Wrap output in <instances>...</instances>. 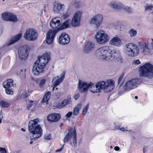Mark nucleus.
<instances>
[{
	"mask_svg": "<svg viewBox=\"0 0 153 153\" xmlns=\"http://www.w3.org/2000/svg\"><path fill=\"white\" fill-rule=\"evenodd\" d=\"M140 84V80L135 78L128 81L124 87V90H130L137 87Z\"/></svg>",
	"mask_w": 153,
	"mask_h": 153,
	"instance_id": "obj_10",
	"label": "nucleus"
},
{
	"mask_svg": "<svg viewBox=\"0 0 153 153\" xmlns=\"http://www.w3.org/2000/svg\"><path fill=\"white\" fill-rule=\"evenodd\" d=\"M70 41L69 36L65 32L62 33L59 38V43L62 45L68 44Z\"/></svg>",
	"mask_w": 153,
	"mask_h": 153,
	"instance_id": "obj_16",
	"label": "nucleus"
},
{
	"mask_svg": "<svg viewBox=\"0 0 153 153\" xmlns=\"http://www.w3.org/2000/svg\"><path fill=\"white\" fill-rule=\"evenodd\" d=\"M82 106L81 103L77 104L74 108L73 111V114L74 115H77L79 113V111L81 109Z\"/></svg>",
	"mask_w": 153,
	"mask_h": 153,
	"instance_id": "obj_27",
	"label": "nucleus"
},
{
	"mask_svg": "<svg viewBox=\"0 0 153 153\" xmlns=\"http://www.w3.org/2000/svg\"><path fill=\"white\" fill-rule=\"evenodd\" d=\"M95 48L94 43L89 41L86 42L84 47L83 51L85 53H88L93 50Z\"/></svg>",
	"mask_w": 153,
	"mask_h": 153,
	"instance_id": "obj_18",
	"label": "nucleus"
},
{
	"mask_svg": "<svg viewBox=\"0 0 153 153\" xmlns=\"http://www.w3.org/2000/svg\"><path fill=\"white\" fill-rule=\"evenodd\" d=\"M0 152L1 153H6L7 152L4 148L0 147Z\"/></svg>",
	"mask_w": 153,
	"mask_h": 153,
	"instance_id": "obj_48",
	"label": "nucleus"
},
{
	"mask_svg": "<svg viewBox=\"0 0 153 153\" xmlns=\"http://www.w3.org/2000/svg\"><path fill=\"white\" fill-rule=\"evenodd\" d=\"M139 75L149 79L153 77V65L149 63H146L139 68Z\"/></svg>",
	"mask_w": 153,
	"mask_h": 153,
	"instance_id": "obj_4",
	"label": "nucleus"
},
{
	"mask_svg": "<svg viewBox=\"0 0 153 153\" xmlns=\"http://www.w3.org/2000/svg\"><path fill=\"white\" fill-rule=\"evenodd\" d=\"M128 33L131 37H134L137 34V31L134 29L131 28L129 30Z\"/></svg>",
	"mask_w": 153,
	"mask_h": 153,
	"instance_id": "obj_35",
	"label": "nucleus"
},
{
	"mask_svg": "<svg viewBox=\"0 0 153 153\" xmlns=\"http://www.w3.org/2000/svg\"><path fill=\"white\" fill-rule=\"evenodd\" d=\"M63 125V124L62 123L61 124H60V127H61Z\"/></svg>",
	"mask_w": 153,
	"mask_h": 153,
	"instance_id": "obj_61",
	"label": "nucleus"
},
{
	"mask_svg": "<svg viewBox=\"0 0 153 153\" xmlns=\"http://www.w3.org/2000/svg\"><path fill=\"white\" fill-rule=\"evenodd\" d=\"M135 98L136 99H137L138 98V97L137 96H135Z\"/></svg>",
	"mask_w": 153,
	"mask_h": 153,
	"instance_id": "obj_62",
	"label": "nucleus"
},
{
	"mask_svg": "<svg viewBox=\"0 0 153 153\" xmlns=\"http://www.w3.org/2000/svg\"><path fill=\"white\" fill-rule=\"evenodd\" d=\"M19 59L23 60L26 59L28 55V46L27 45L20 47L18 50Z\"/></svg>",
	"mask_w": 153,
	"mask_h": 153,
	"instance_id": "obj_11",
	"label": "nucleus"
},
{
	"mask_svg": "<svg viewBox=\"0 0 153 153\" xmlns=\"http://www.w3.org/2000/svg\"><path fill=\"white\" fill-rule=\"evenodd\" d=\"M5 88V91L7 94H13V91L12 90V88L11 87L8 88Z\"/></svg>",
	"mask_w": 153,
	"mask_h": 153,
	"instance_id": "obj_43",
	"label": "nucleus"
},
{
	"mask_svg": "<svg viewBox=\"0 0 153 153\" xmlns=\"http://www.w3.org/2000/svg\"><path fill=\"white\" fill-rule=\"evenodd\" d=\"M70 25V21L69 19H68L63 23L57 29H59V31L60 30L68 27Z\"/></svg>",
	"mask_w": 153,
	"mask_h": 153,
	"instance_id": "obj_26",
	"label": "nucleus"
},
{
	"mask_svg": "<svg viewBox=\"0 0 153 153\" xmlns=\"http://www.w3.org/2000/svg\"><path fill=\"white\" fill-rule=\"evenodd\" d=\"M72 114V112H69L65 115V117L67 118H69L71 117Z\"/></svg>",
	"mask_w": 153,
	"mask_h": 153,
	"instance_id": "obj_50",
	"label": "nucleus"
},
{
	"mask_svg": "<svg viewBox=\"0 0 153 153\" xmlns=\"http://www.w3.org/2000/svg\"><path fill=\"white\" fill-rule=\"evenodd\" d=\"M114 130L120 129V130L123 131H124V129H123H123H124V128H120L119 126H116L114 127Z\"/></svg>",
	"mask_w": 153,
	"mask_h": 153,
	"instance_id": "obj_55",
	"label": "nucleus"
},
{
	"mask_svg": "<svg viewBox=\"0 0 153 153\" xmlns=\"http://www.w3.org/2000/svg\"><path fill=\"white\" fill-rule=\"evenodd\" d=\"M38 36V35L36 30L31 28L26 30L24 38L28 41H34L37 39Z\"/></svg>",
	"mask_w": 153,
	"mask_h": 153,
	"instance_id": "obj_9",
	"label": "nucleus"
},
{
	"mask_svg": "<svg viewBox=\"0 0 153 153\" xmlns=\"http://www.w3.org/2000/svg\"><path fill=\"white\" fill-rule=\"evenodd\" d=\"M3 118V117L2 115L1 114H0V124L1 122V121L2 120V119Z\"/></svg>",
	"mask_w": 153,
	"mask_h": 153,
	"instance_id": "obj_58",
	"label": "nucleus"
},
{
	"mask_svg": "<svg viewBox=\"0 0 153 153\" xmlns=\"http://www.w3.org/2000/svg\"><path fill=\"white\" fill-rule=\"evenodd\" d=\"M111 50L110 53V56L109 58V60L112 61L114 59H116L117 60H122V58L121 56L120 52L118 50L113 49L112 47L111 46Z\"/></svg>",
	"mask_w": 153,
	"mask_h": 153,
	"instance_id": "obj_14",
	"label": "nucleus"
},
{
	"mask_svg": "<svg viewBox=\"0 0 153 153\" xmlns=\"http://www.w3.org/2000/svg\"><path fill=\"white\" fill-rule=\"evenodd\" d=\"M64 145V144H63L62 147H61V148H60V149H57L55 151V152H60V151H61V150H62V149L63 148V146Z\"/></svg>",
	"mask_w": 153,
	"mask_h": 153,
	"instance_id": "obj_56",
	"label": "nucleus"
},
{
	"mask_svg": "<svg viewBox=\"0 0 153 153\" xmlns=\"http://www.w3.org/2000/svg\"><path fill=\"white\" fill-rule=\"evenodd\" d=\"M78 88L81 93H84L87 91L89 88V83L82 82L79 80L78 82Z\"/></svg>",
	"mask_w": 153,
	"mask_h": 153,
	"instance_id": "obj_21",
	"label": "nucleus"
},
{
	"mask_svg": "<svg viewBox=\"0 0 153 153\" xmlns=\"http://www.w3.org/2000/svg\"><path fill=\"white\" fill-rule=\"evenodd\" d=\"M80 6L81 2L76 0H73L69 5L70 7H74L76 8H78Z\"/></svg>",
	"mask_w": 153,
	"mask_h": 153,
	"instance_id": "obj_30",
	"label": "nucleus"
},
{
	"mask_svg": "<svg viewBox=\"0 0 153 153\" xmlns=\"http://www.w3.org/2000/svg\"><path fill=\"white\" fill-rule=\"evenodd\" d=\"M33 105L31 103L29 104L27 107V109L28 110H29L30 108L32 107Z\"/></svg>",
	"mask_w": 153,
	"mask_h": 153,
	"instance_id": "obj_57",
	"label": "nucleus"
},
{
	"mask_svg": "<svg viewBox=\"0 0 153 153\" xmlns=\"http://www.w3.org/2000/svg\"><path fill=\"white\" fill-rule=\"evenodd\" d=\"M140 62L138 59L134 60L132 62L133 64L135 65H138L140 64Z\"/></svg>",
	"mask_w": 153,
	"mask_h": 153,
	"instance_id": "obj_49",
	"label": "nucleus"
},
{
	"mask_svg": "<svg viewBox=\"0 0 153 153\" xmlns=\"http://www.w3.org/2000/svg\"><path fill=\"white\" fill-rule=\"evenodd\" d=\"M10 13L9 12H5L2 13V19L3 20L8 21Z\"/></svg>",
	"mask_w": 153,
	"mask_h": 153,
	"instance_id": "obj_32",
	"label": "nucleus"
},
{
	"mask_svg": "<svg viewBox=\"0 0 153 153\" xmlns=\"http://www.w3.org/2000/svg\"><path fill=\"white\" fill-rule=\"evenodd\" d=\"M1 106L3 108H7L9 105V103L3 101H1L0 102Z\"/></svg>",
	"mask_w": 153,
	"mask_h": 153,
	"instance_id": "obj_37",
	"label": "nucleus"
},
{
	"mask_svg": "<svg viewBox=\"0 0 153 153\" xmlns=\"http://www.w3.org/2000/svg\"><path fill=\"white\" fill-rule=\"evenodd\" d=\"M103 17L100 14L94 16L91 20L90 24L95 28L99 27L101 24Z\"/></svg>",
	"mask_w": 153,
	"mask_h": 153,
	"instance_id": "obj_12",
	"label": "nucleus"
},
{
	"mask_svg": "<svg viewBox=\"0 0 153 153\" xmlns=\"http://www.w3.org/2000/svg\"><path fill=\"white\" fill-rule=\"evenodd\" d=\"M120 148L118 146H115L114 148V149L116 151H118L119 149Z\"/></svg>",
	"mask_w": 153,
	"mask_h": 153,
	"instance_id": "obj_59",
	"label": "nucleus"
},
{
	"mask_svg": "<svg viewBox=\"0 0 153 153\" xmlns=\"http://www.w3.org/2000/svg\"><path fill=\"white\" fill-rule=\"evenodd\" d=\"M123 76V75H121L118 79L117 83L119 85V87H120L123 84V82L122 80Z\"/></svg>",
	"mask_w": 153,
	"mask_h": 153,
	"instance_id": "obj_41",
	"label": "nucleus"
},
{
	"mask_svg": "<svg viewBox=\"0 0 153 153\" xmlns=\"http://www.w3.org/2000/svg\"><path fill=\"white\" fill-rule=\"evenodd\" d=\"M33 143V141H30V144H32Z\"/></svg>",
	"mask_w": 153,
	"mask_h": 153,
	"instance_id": "obj_63",
	"label": "nucleus"
},
{
	"mask_svg": "<svg viewBox=\"0 0 153 153\" xmlns=\"http://www.w3.org/2000/svg\"><path fill=\"white\" fill-rule=\"evenodd\" d=\"M44 138L45 140H50L51 139V134H49L48 135H45V136Z\"/></svg>",
	"mask_w": 153,
	"mask_h": 153,
	"instance_id": "obj_47",
	"label": "nucleus"
},
{
	"mask_svg": "<svg viewBox=\"0 0 153 153\" xmlns=\"http://www.w3.org/2000/svg\"><path fill=\"white\" fill-rule=\"evenodd\" d=\"M3 87L5 88L11 87L12 86L11 84L7 80L4 81L3 82Z\"/></svg>",
	"mask_w": 153,
	"mask_h": 153,
	"instance_id": "obj_39",
	"label": "nucleus"
},
{
	"mask_svg": "<svg viewBox=\"0 0 153 153\" xmlns=\"http://www.w3.org/2000/svg\"><path fill=\"white\" fill-rule=\"evenodd\" d=\"M59 30V29L54 30H50L48 31L46 35V41L47 44H50L52 42L54 36L58 31Z\"/></svg>",
	"mask_w": 153,
	"mask_h": 153,
	"instance_id": "obj_15",
	"label": "nucleus"
},
{
	"mask_svg": "<svg viewBox=\"0 0 153 153\" xmlns=\"http://www.w3.org/2000/svg\"><path fill=\"white\" fill-rule=\"evenodd\" d=\"M45 82V79H42L41 80L39 83V86L40 88H42Z\"/></svg>",
	"mask_w": 153,
	"mask_h": 153,
	"instance_id": "obj_44",
	"label": "nucleus"
},
{
	"mask_svg": "<svg viewBox=\"0 0 153 153\" xmlns=\"http://www.w3.org/2000/svg\"><path fill=\"white\" fill-rule=\"evenodd\" d=\"M82 13V11H78L75 13L71 22L73 27H77L79 25L80 18Z\"/></svg>",
	"mask_w": 153,
	"mask_h": 153,
	"instance_id": "obj_13",
	"label": "nucleus"
},
{
	"mask_svg": "<svg viewBox=\"0 0 153 153\" xmlns=\"http://www.w3.org/2000/svg\"><path fill=\"white\" fill-rule=\"evenodd\" d=\"M111 48V46H105L98 49L96 51L97 57L100 60L109 61Z\"/></svg>",
	"mask_w": 153,
	"mask_h": 153,
	"instance_id": "obj_3",
	"label": "nucleus"
},
{
	"mask_svg": "<svg viewBox=\"0 0 153 153\" xmlns=\"http://www.w3.org/2000/svg\"><path fill=\"white\" fill-rule=\"evenodd\" d=\"M22 34L20 33L12 37L10 40V41L8 43L7 45V46L12 44L19 40L22 37Z\"/></svg>",
	"mask_w": 153,
	"mask_h": 153,
	"instance_id": "obj_22",
	"label": "nucleus"
},
{
	"mask_svg": "<svg viewBox=\"0 0 153 153\" xmlns=\"http://www.w3.org/2000/svg\"><path fill=\"white\" fill-rule=\"evenodd\" d=\"M50 59V53H46L42 56L38 57V59L33 64L32 73L35 76H38L43 73L46 64Z\"/></svg>",
	"mask_w": 153,
	"mask_h": 153,
	"instance_id": "obj_1",
	"label": "nucleus"
},
{
	"mask_svg": "<svg viewBox=\"0 0 153 153\" xmlns=\"http://www.w3.org/2000/svg\"><path fill=\"white\" fill-rule=\"evenodd\" d=\"M114 83L112 80H108L107 82H100L96 84L100 92L102 89H103L105 92L108 93L113 89L114 87Z\"/></svg>",
	"mask_w": 153,
	"mask_h": 153,
	"instance_id": "obj_6",
	"label": "nucleus"
},
{
	"mask_svg": "<svg viewBox=\"0 0 153 153\" xmlns=\"http://www.w3.org/2000/svg\"><path fill=\"white\" fill-rule=\"evenodd\" d=\"M121 8L126 12L131 13H132V8L131 7H128L123 5L121 6Z\"/></svg>",
	"mask_w": 153,
	"mask_h": 153,
	"instance_id": "obj_34",
	"label": "nucleus"
},
{
	"mask_svg": "<svg viewBox=\"0 0 153 153\" xmlns=\"http://www.w3.org/2000/svg\"><path fill=\"white\" fill-rule=\"evenodd\" d=\"M7 81H8V82H9V83H10V84H11V85H13V80L12 79H8L7 80Z\"/></svg>",
	"mask_w": 153,
	"mask_h": 153,
	"instance_id": "obj_53",
	"label": "nucleus"
},
{
	"mask_svg": "<svg viewBox=\"0 0 153 153\" xmlns=\"http://www.w3.org/2000/svg\"><path fill=\"white\" fill-rule=\"evenodd\" d=\"M51 95V93L50 91H48L45 93V94L44 97H46V98L49 99Z\"/></svg>",
	"mask_w": 153,
	"mask_h": 153,
	"instance_id": "obj_46",
	"label": "nucleus"
},
{
	"mask_svg": "<svg viewBox=\"0 0 153 153\" xmlns=\"http://www.w3.org/2000/svg\"><path fill=\"white\" fill-rule=\"evenodd\" d=\"M47 118L48 121L52 122H56L61 118V116L59 114L52 113L48 115Z\"/></svg>",
	"mask_w": 153,
	"mask_h": 153,
	"instance_id": "obj_20",
	"label": "nucleus"
},
{
	"mask_svg": "<svg viewBox=\"0 0 153 153\" xmlns=\"http://www.w3.org/2000/svg\"><path fill=\"white\" fill-rule=\"evenodd\" d=\"M89 104L88 103L83 109L82 111V114L83 115H85L86 114L89 108Z\"/></svg>",
	"mask_w": 153,
	"mask_h": 153,
	"instance_id": "obj_40",
	"label": "nucleus"
},
{
	"mask_svg": "<svg viewBox=\"0 0 153 153\" xmlns=\"http://www.w3.org/2000/svg\"><path fill=\"white\" fill-rule=\"evenodd\" d=\"M65 9V7L64 4L60 3H56L54 6L53 11L54 13L61 14L63 13Z\"/></svg>",
	"mask_w": 153,
	"mask_h": 153,
	"instance_id": "obj_17",
	"label": "nucleus"
},
{
	"mask_svg": "<svg viewBox=\"0 0 153 153\" xmlns=\"http://www.w3.org/2000/svg\"><path fill=\"white\" fill-rule=\"evenodd\" d=\"M8 21L12 22L14 23L18 21V19L16 16L13 13H10Z\"/></svg>",
	"mask_w": 153,
	"mask_h": 153,
	"instance_id": "obj_31",
	"label": "nucleus"
},
{
	"mask_svg": "<svg viewBox=\"0 0 153 153\" xmlns=\"http://www.w3.org/2000/svg\"><path fill=\"white\" fill-rule=\"evenodd\" d=\"M153 10V5L151 4H146L145 6V10L148 11L149 10Z\"/></svg>",
	"mask_w": 153,
	"mask_h": 153,
	"instance_id": "obj_38",
	"label": "nucleus"
},
{
	"mask_svg": "<svg viewBox=\"0 0 153 153\" xmlns=\"http://www.w3.org/2000/svg\"><path fill=\"white\" fill-rule=\"evenodd\" d=\"M71 14V13L68 10L67 11L62 15V18L64 19H66L68 18Z\"/></svg>",
	"mask_w": 153,
	"mask_h": 153,
	"instance_id": "obj_42",
	"label": "nucleus"
},
{
	"mask_svg": "<svg viewBox=\"0 0 153 153\" xmlns=\"http://www.w3.org/2000/svg\"><path fill=\"white\" fill-rule=\"evenodd\" d=\"M97 84H93L91 82L89 83V88L90 91L92 93H99Z\"/></svg>",
	"mask_w": 153,
	"mask_h": 153,
	"instance_id": "obj_23",
	"label": "nucleus"
},
{
	"mask_svg": "<svg viewBox=\"0 0 153 153\" xmlns=\"http://www.w3.org/2000/svg\"><path fill=\"white\" fill-rule=\"evenodd\" d=\"M110 43L112 45L119 46L121 45V40L118 37H115L111 39Z\"/></svg>",
	"mask_w": 153,
	"mask_h": 153,
	"instance_id": "obj_24",
	"label": "nucleus"
},
{
	"mask_svg": "<svg viewBox=\"0 0 153 153\" xmlns=\"http://www.w3.org/2000/svg\"><path fill=\"white\" fill-rule=\"evenodd\" d=\"M79 97V94L77 93L74 96V99L75 100H77Z\"/></svg>",
	"mask_w": 153,
	"mask_h": 153,
	"instance_id": "obj_52",
	"label": "nucleus"
},
{
	"mask_svg": "<svg viewBox=\"0 0 153 153\" xmlns=\"http://www.w3.org/2000/svg\"><path fill=\"white\" fill-rule=\"evenodd\" d=\"M95 37L97 42L100 44H105L109 40V36L102 30L97 31Z\"/></svg>",
	"mask_w": 153,
	"mask_h": 153,
	"instance_id": "obj_8",
	"label": "nucleus"
},
{
	"mask_svg": "<svg viewBox=\"0 0 153 153\" xmlns=\"http://www.w3.org/2000/svg\"><path fill=\"white\" fill-rule=\"evenodd\" d=\"M65 73H63L62 74L61 76H60V78H59V79H60V80L61 81H62V82L63 80V78H64V77H65Z\"/></svg>",
	"mask_w": 153,
	"mask_h": 153,
	"instance_id": "obj_51",
	"label": "nucleus"
},
{
	"mask_svg": "<svg viewBox=\"0 0 153 153\" xmlns=\"http://www.w3.org/2000/svg\"><path fill=\"white\" fill-rule=\"evenodd\" d=\"M22 97L23 98H27V95H26V94L25 95H23V94H22Z\"/></svg>",
	"mask_w": 153,
	"mask_h": 153,
	"instance_id": "obj_60",
	"label": "nucleus"
},
{
	"mask_svg": "<svg viewBox=\"0 0 153 153\" xmlns=\"http://www.w3.org/2000/svg\"><path fill=\"white\" fill-rule=\"evenodd\" d=\"M38 118L30 120L28 123V128L29 131L33 134L31 140H36L42 135V130L41 127L38 124Z\"/></svg>",
	"mask_w": 153,
	"mask_h": 153,
	"instance_id": "obj_2",
	"label": "nucleus"
},
{
	"mask_svg": "<svg viewBox=\"0 0 153 153\" xmlns=\"http://www.w3.org/2000/svg\"><path fill=\"white\" fill-rule=\"evenodd\" d=\"M49 99L46 97H44L42 100V102L44 104L45 103H46V104H47L48 103V101Z\"/></svg>",
	"mask_w": 153,
	"mask_h": 153,
	"instance_id": "obj_45",
	"label": "nucleus"
},
{
	"mask_svg": "<svg viewBox=\"0 0 153 153\" xmlns=\"http://www.w3.org/2000/svg\"><path fill=\"white\" fill-rule=\"evenodd\" d=\"M153 39H150L147 43L144 42L140 43L142 53L144 55L152 54H153Z\"/></svg>",
	"mask_w": 153,
	"mask_h": 153,
	"instance_id": "obj_7",
	"label": "nucleus"
},
{
	"mask_svg": "<svg viewBox=\"0 0 153 153\" xmlns=\"http://www.w3.org/2000/svg\"><path fill=\"white\" fill-rule=\"evenodd\" d=\"M71 97H70L67 100H64L63 101L61 104H58L56 106V107L59 109L67 105L71 101Z\"/></svg>",
	"mask_w": 153,
	"mask_h": 153,
	"instance_id": "obj_28",
	"label": "nucleus"
},
{
	"mask_svg": "<svg viewBox=\"0 0 153 153\" xmlns=\"http://www.w3.org/2000/svg\"><path fill=\"white\" fill-rule=\"evenodd\" d=\"M73 143L74 147H76L77 145L76 141V133L75 130H74V135H73Z\"/></svg>",
	"mask_w": 153,
	"mask_h": 153,
	"instance_id": "obj_36",
	"label": "nucleus"
},
{
	"mask_svg": "<svg viewBox=\"0 0 153 153\" xmlns=\"http://www.w3.org/2000/svg\"><path fill=\"white\" fill-rule=\"evenodd\" d=\"M124 52L127 56L133 57L138 54L139 50L137 45L133 43H129L125 45Z\"/></svg>",
	"mask_w": 153,
	"mask_h": 153,
	"instance_id": "obj_5",
	"label": "nucleus"
},
{
	"mask_svg": "<svg viewBox=\"0 0 153 153\" xmlns=\"http://www.w3.org/2000/svg\"><path fill=\"white\" fill-rule=\"evenodd\" d=\"M52 83H53V88L52 90L53 91L54 88L59 85L61 82H62L60 79H59L58 76L54 77L52 80Z\"/></svg>",
	"mask_w": 153,
	"mask_h": 153,
	"instance_id": "obj_25",
	"label": "nucleus"
},
{
	"mask_svg": "<svg viewBox=\"0 0 153 153\" xmlns=\"http://www.w3.org/2000/svg\"><path fill=\"white\" fill-rule=\"evenodd\" d=\"M74 135V131L72 132H68L66 134L65 136L64 139V142L65 143H67L71 140L72 136L73 137Z\"/></svg>",
	"mask_w": 153,
	"mask_h": 153,
	"instance_id": "obj_29",
	"label": "nucleus"
},
{
	"mask_svg": "<svg viewBox=\"0 0 153 153\" xmlns=\"http://www.w3.org/2000/svg\"><path fill=\"white\" fill-rule=\"evenodd\" d=\"M61 19L59 17H55L52 19L50 23V27L53 29H57L61 23Z\"/></svg>",
	"mask_w": 153,
	"mask_h": 153,
	"instance_id": "obj_19",
	"label": "nucleus"
},
{
	"mask_svg": "<svg viewBox=\"0 0 153 153\" xmlns=\"http://www.w3.org/2000/svg\"><path fill=\"white\" fill-rule=\"evenodd\" d=\"M110 6L111 7L115 9H120L121 7L116 2L111 1L109 4Z\"/></svg>",
	"mask_w": 153,
	"mask_h": 153,
	"instance_id": "obj_33",
	"label": "nucleus"
},
{
	"mask_svg": "<svg viewBox=\"0 0 153 153\" xmlns=\"http://www.w3.org/2000/svg\"><path fill=\"white\" fill-rule=\"evenodd\" d=\"M62 93L61 92H57V93L56 94V97L57 98H59V97L61 95Z\"/></svg>",
	"mask_w": 153,
	"mask_h": 153,
	"instance_id": "obj_54",
	"label": "nucleus"
},
{
	"mask_svg": "<svg viewBox=\"0 0 153 153\" xmlns=\"http://www.w3.org/2000/svg\"><path fill=\"white\" fill-rule=\"evenodd\" d=\"M30 103H32L33 102V101L32 100H31L30 101Z\"/></svg>",
	"mask_w": 153,
	"mask_h": 153,
	"instance_id": "obj_64",
	"label": "nucleus"
}]
</instances>
